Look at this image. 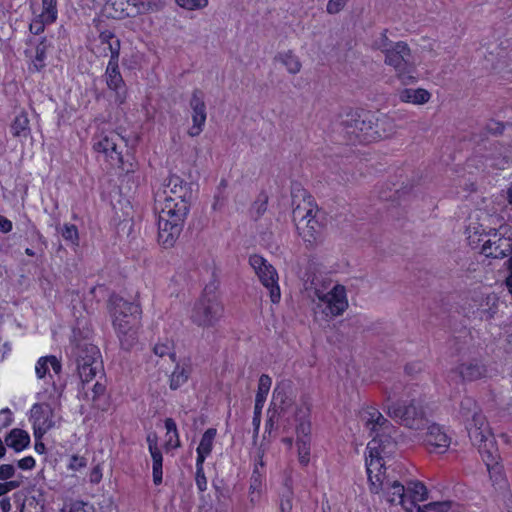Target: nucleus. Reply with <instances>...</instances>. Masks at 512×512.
Instances as JSON below:
<instances>
[{"label":"nucleus","mask_w":512,"mask_h":512,"mask_svg":"<svg viewBox=\"0 0 512 512\" xmlns=\"http://www.w3.org/2000/svg\"><path fill=\"white\" fill-rule=\"evenodd\" d=\"M98 40L100 44L103 46L102 52L104 56L110 53V60L119 59L120 55V40L115 36V34L109 30L103 31L99 34Z\"/></svg>","instance_id":"24"},{"label":"nucleus","mask_w":512,"mask_h":512,"mask_svg":"<svg viewBox=\"0 0 512 512\" xmlns=\"http://www.w3.org/2000/svg\"><path fill=\"white\" fill-rule=\"evenodd\" d=\"M275 60L282 63L291 74L299 73L302 67L299 58L291 51L277 54Z\"/></svg>","instance_id":"33"},{"label":"nucleus","mask_w":512,"mask_h":512,"mask_svg":"<svg viewBox=\"0 0 512 512\" xmlns=\"http://www.w3.org/2000/svg\"><path fill=\"white\" fill-rule=\"evenodd\" d=\"M268 198L266 195H260L251 207V214L255 219L261 217L267 209Z\"/></svg>","instance_id":"41"},{"label":"nucleus","mask_w":512,"mask_h":512,"mask_svg":"<svg viewBox=\"0 0 512 512\" xmlns=\"http://www.w3.org/2000/svg\"><path fill=\"white\" fill-rule=\"evenodd\" d=\"M69 512H95V508L88 502L76 500L71 503Z\"/></svg>","instance_id":"48"},{"label":"nucleus","mask_w":512,"mask_h":512,"mask_svg":"<svg viewBox=\"0 0 512 512\" xmlns=\"http://www.w3.org/2000/svg\"><path fill=\"white\" fill-rule=\"evenodd\" d=\"M308 297L314 304L315 314H322L325 318H334L342 315L348 308L346 289L342 285L330 288V283L314 277L306 286Z\"/></svg>","instance_id":"4"},{"label":"nucleus","mask_w":512,"mask_h":512,"mask_svg":"<svg viewBox=\"0 0 512 512\" xmlns=\"http://www.w3.org/2000/svg\"><path fill=\"white\" fill-rule=\"evenodd\" d=\"M57 0H42L41 17L48 23H53L57 19Z\"/></svg>","instance_id":"39"},{"label":"nucleus","mask_w":512,"mask_h":512,"mask_svg":"<svg viewBox=\"0 0 512 512\" xmlns=\"http://www.w3.org/2000/svg\"><path fill=\"white\" fill-rule=\"evenodd\" d=\"M481 453H482V458L486 464L488 472L490 471V467H491L490 464L501 465L499 462L500 456L496 450L494 452H492L490 450H482Z\"/></svg>","instance_id":"47"},{"label":"nucleus","mask_w":512,"mask_h":512,"mask_svg":"<svg viewBox=\"0 0 512 512\" xmlns=\"http://www.w3.org/2000/svg\"><path fill=\"white\" fill-rule=\"evenodd\" d=\"M15 474V468L11 464H2L0 466V480L7 481Z\"/></svg>","instance_id":"55"},{"label":"nucleus","mask_w":512,"mask_h":512,"mask_svg":"<svg viewBox=\"0 0 512 512\" xmlns=\"http://www.w3.org/2000/svg\"><path fill=\"white\" fill-rule=\"evenodd\" d=\"M265 473L259 470L258 465L256 464L253 468V472L250 478L249 485V497L250 502L255 505L261 496L262 488L264 485Z\"/></svg>","instance_id":"29"},{"label":"nucleus","mask_w":512,"mask_h":512,"mask_svg":"<svg viewBox=\"0 0 512 512\" xmlns=\"http://www.w3.org/2000/svg\"><path fill=\"white\" fill-rule=\"evenodd\" d=\"M110 312L121 349L125 351L132 349L137 339V328L141 313L139 306L115 296L110 299Z\"/></svg>","instance_id":"5"},{"label":"nucleus","mask_w":512,"mask_h":512,"mask_svg":"<svg viewBox=\"0 0 512 512\" xmlns=\"http://www.w3.org/2000/svg\"><path fill=\"white\" fill-rule=\"evenodd\" d=\"M78 373L82 381L89 382L102 369V361L95 354H83L77 359Z\"/></svg>","instance_id":"19"},{"label":"nucleus","mask_w":512,"mask_h":512,"mask_svg":"<svg viewBox=\"0 0 512 512\" xmlns=\"http://www.w3.org/2000/svg\"><path fill=\"white\" fill-rule=\"evenodd\" d=\"M417 435L421 436L422 443L432 453H445L451 444L450 436L436 423L429 422L425 430Z\"/></svg>","instance_id":"14"},{"label":"nucleus","mask_w":512,"mask_h":512,"mask_svg":"<svg viewBox=\"0 0 512 512\" xmlns=\"http://www.w3.org/2000/svg\"><path fill=\"white\" fill-rule=\"evenodd\" d=\"M13 422V413L9 408L0 410V430L7 428Z\"/></svg>","instance_id":"53"},{"label":"nucleus","mask_w":512,"mask_h":512,"mask_svg":"<svg viewBox=\"0 0 512 512\" xmlns=\"http://www.w3.org/2000/svg\"><path fill=\"white\" fill-rule=\"evenodd\" d=\"M19 487V482L17 481H6L4 483L0 482V496L7 494L8 492Z\"/></svg>","instance_id":"59"},{"label":"nucleus","mask_w":512,"mask_h":512,"mask_svg":"<svg viewBox=\"0 0 512 512\" xmlns=\"http://www.w3.org/2000/svg\"><path fill=\"white\" fill-rule=\"evenodd\" d=\"M5 443L15 452H21L30 445V435L23 429L14 428L6 436Z\"/></svg>","instance_id":"25"},{"label":"nucleus","mask_w":512,"mask_h":512,"mask_svg":"<svg viewBox=\"0 0 512 512\" xmlns=\"http://www.w3.org/2000/svg\"><path fill=\"white\" fill-rule=\"evenodd\" d=\"M11 132L14 137L27 138L30 134L29 119L26 114L21 113L15 117L12 125Z\"/></svg>","instance_id":"34"},{"label":"nucleus","mask_w":512,"mask_h":512,"mask_svg":"<svg viewBox=\"0 0 512 512\" xmlns=\"http://www.w3.org/2000/svg\"><path fill=\"white\" fill-rule=\"evenodd\" d=\"M476 309L473 310L474 318L481 321L496 319L499 313V298L495 293H481L473 298Z\"/></svg>","instance_id":"17"},{"label":"nucleus","mask_w":512,"mask_h":512,"mask_svg":"<svg viewBox=\"0 0 512 512\" xmlns=\"http://www.w3.org/2000/svg\"><path fill=\"white\" fill-rule=\"evenodd\" d=\"M431 93L423 88L410 89L406 88L400 91L399 99L404 103H411L414 105H423L429 102Z\"/></svg>","instance_id":"27"},{"label":"nucleus","mask_w":512,"mask_h":512,"mask_svg":"<svg viewBox=\"0 0 512 512\" xmlns=\"http://www.w3.org/2000/svg\"><path fill=\"white\" fill-rule=\"evenodd\" d=\"M125 139L115 131H101L93 138V149L104 156L110 165L124 168Z\"/></svg>","instance_id":"10"},{"label":"nucleus","mask_w":512,"mask_h":512,"mask_svg":"<svg viewBox=\"0 0 512 512\" xmlns=\"http://www.w3.org/2000/svg\"><path fill=\"white\" fill-rule=\"evenodd\" d=\"M431 512H449L452 509L453 502L449 500L434 501L429 503Z\"/></svg>","instance_id":"51"},{"label":"nucleus","mask_w":512,"mask_h":512,"mask_svg":"<svg viewBox=\"0 0 512 512\" xmlns=\"http://www.w3.org/2000/svg\"><path fill=\"white\" fill-rule=\"evenodd\" d=\"M11 508L12 505L9 498H2L0 500V509L2 512H10Z\"/></svg>","instance_id":"62"},{"label":"nucleus","mask_w":512,"mask_h":512,"mask_svg":"<svg viewBox=\"0 0 512 512\" xmlns=\"http://www.w3.org/2000/svg\"><path fill=\"white\" fill-rule=\"evenodd\" d=\"M468 432L470 438L476 443L486 442L490 436V429L485 416L479 410L469 419Z\"/></svg>","instance_id":"20"},{"label":"nucleus","mask_w":512,"mask_h":512,"mask_svg":"<svg viewBox=\"0 0 512 512\" xmlns=\"http://www.w3.org/2000/svg\"><path fill=\"white\" fill-rule=\"evenodd\" d=\"M204 463L196 462L195 482L198 490L204 492L207 490V479L204 473Z\"/></svg>","instance_id":"44"},{"label":"nucleus","mask_w":512,"mask_h":512,"mask_svg":"<svg viewBox=\"0 0 512 512\" xmlns=\"http://www.w3.org/2000/svg\"><path fill=\"white\" fill-rule=\"evenodd\" d=\"M12 222L7 218L0 216V231L3 233H8L12 230Z\"/></svg>","instance_id":"61"},{"label":"nucleus","mask_w":512,"mask_h":512,"mask_svg":"<svg viewBox=\"0 0 512 512\" xmlns=\"http://www.w3.org/2000/svg\"><path fill=\"white\" fill-rule=\"evenodd\" d=\"M204 92L200 89H194L189 102L192 114H207L206 105L204 101Z\"/></svg>","instance_id":"37"},{"label":"nucleus","mask_w":512,"mask_h":512,"mask_svg":"<svg viewBox=\"0 0 512 512\" xmlns=\"http://www.w3.org/2000/svg\"><path fill=\"white\" fill-rule=\"evenodd\" d=\"M147 444L148 450L150 452L152 458V470H153V482L155 485H160L162 483V463L163 457L162 453L158 447L157 437L154 434H150L147 436Z\"/></svg>","instance_id":"22"},{"label":"nucleus","mask_w":512,"mask_h":512,"mask_svg":"<svg viewBox=\"0 0 512 512\" xmlns=\"http://www.w3.org/2000/svg\"><path fill=\"white\" fill-rule=\"evenodd\" d=\"M191 372V366L187 362L177 363L174 371L170 377V388L176 390L181 387L186 381Z\"/></svg>","instance_id":"31"},{"label":"nucleus","mask_w":512,"mask_h":512,"mask_svg":"<svg viewBox=\"0 0 512 512\" xmlns=\"http://www.w3.org/2000/svg\"><path fill=\"white\" fill-rule=\"evenodd\" d=\"M87 464V461L84 457L74 455L71 457L68 468L73 471H79L84 468Z\"/></svg>","instance_id":"54"},{"label":"nucleus","mask_w":512,"mask_h":512,"mask_svg":"<svg viewBox=\"0 0 512 512\" xmlns=\"http://www.w3.org/2000/svg\"><path fill=\"white\" fill-rule=\"evenodd\" d=\"M192 200L190 184L177 175L167 177L155 193L158 212V241L172 247L183 229Z\"/></svg>","instance_id":"2"},{"label":"nucleus","mask_w":512,"mask_h":512,"mask_svg":"<svg viewBox=\"0 0 512 512\" xmlns=\"http://www.w3.org/2000/svg\"><path fill=\"white\" fill-rule=\"evenodd\" d=\"M281 421L288 424H295L296 445L298 460L301 465L306 466L310 461L311 425L308 419L309 409L305 405H290L288 408H281L279 414Z\"/></svg>","instance_id":"6"},{"label":"nucleus","mask_w":512,"mask_h":512,"mask_svg":"<svg viewBox=\"0 0 512 512\" xmlns=\"http://www.w3.org/2000/svg\"><path fill=\"white\" fill-rule=\"evenodd\" d=\"M207 114H192V126L190 127L188 134L192 137L198 136L205 125Z\"/></svg>","instance_id":"40"},{"label":"nucleus","mask_w":512,"mask_h":512,"mask_svg":"<svg viewBox=\"0 0 512 512\" xmlns=\"http://www.w3.org/2000/svg\"><path fill=\"white\" fill-rule=\"evenodd\" d=\"M374 141L387 138L396 133L397 126L395 118L386 114L372 113Z\"/></svg>","instance_id":"21"},{"label":"nucleus","mask_w":512,"mask_h":512,"mask_svg":"<svg viewBox=\"0 0 512 512\" xmlns=\"http://www.w3.org/2000/svg\"><path fill=\"white\" fill-rule=\"evenodd\" d=\"M49 24L48 22L44 21V18L40 15L37 16L35 19L32 20V22L29 25V30L34 35H39L42 33L45 29V25Z\"/></svg>","instance_id":"49"},{"label":"nucleus","mask_w":512,"mask_h":512,"mask_svg":"<svg viewBox=\"0 0 512 512\" xmlns=\"http://www.w3.org/2000/svg\"><path fill=\"white\" fill-rule=\"evenodd\" d=\"M342 125L346 134L360 143L374 142L372 112L350 110L345 113Z\"/></svg>","instance_id":"11"},{"label":"nucleus","mask_w":512,"mask_h":512,"mask_svg":"<svg viewBox=\"0 0 512 512\" xmlns=\"http://www.w3.org/2000/svg\"><path fill=\"white\" fill-rule=\"evenodd\" d=\"M58 405V398L49 396L45 401L32 405L29 411V421L32 424L33 434L36 440H40L49 430L55 427L58 417L55 408Z\"/></svg>","instance_id":"9"},{"label":"nucleus","mask_w":512,"mask_h":512,"mask_svg":"<svg viewBox=\"0 0 512 512\" xmlns=\"http://www.w3.org/2000/svg\"><path fill=\"white\" fill-rule=\"evenodd\" d=\"M395 42H391L385 33H381L379 39L374 41L373 47L385 55V50H389Z\"/></svg>","instance_id":"50"},{"label":"nucleus","mask_w":512,"mask_h":512,"mask_svg":"<svg viewBox=\"0 0 512 512\" xmlns=\"http://www.w3.org/2000/svg\"><path fill=\"white\" fill-rule=\"evenodd\" d=\"M272 385L271 378L263 374L259 378L258 389L255 397V410H262L266 401L267 395Z\"/></svg>","instance_id":"32"},{"label":"nucleus","mask_w":512,"mask_h":512,"mask_svg":"<svg viewBox=\"0 0 512 512\" xmlns=\"http://www.w3.org/2000/svg\"><path fill=\"white\" fill-rule=\"evenodd\" d=\"M249 264L257 275L259 281L269 291L271 301L273 303H278L281 299V292L276 269L265 258L258 254H254L249 257Z\"/></svg>","instance_id":"13"},{"label":"nucleus","mask_w":512,"mask_h":512,"mask_svg":"<svg viewBox=\"0 0 512 512\" xmlns=\"http://www.w3.org/2000/svg\"><path fill=\"white\" fill-rule=\"evenodd\" d=\"M177 5L186 10H199L208 5V0H175Z\"/></svg>","instance_id":"43"},{"label":"nucleus","mask_w":512,"mask_h":512,"mask_svg":"<svg viewBox=\"0 0 512 512\" xmlns=\"http://www.w3.org/2000/svg\"><path fill=\"white\" fill-rule=\"evenodd\" d=\"M490 466L488 473L497 494L498 501L501 502L504 507L510 509L512 507V493L505 477L503 466L495 464H490Z\"/></svg>","instance_id":"18"},{"label":"nucleus","mask_w":512,"mask_h":512,"mask_svg":"<svg viewBox=\"0 0 512 512\" xmlns=\"http://www.w3.org/2000/svg\"><path fill=\"white\" fill-rule=\"evenodd\" d=\"M384 393L383 405L390 418L417 434L425 430L429 423L426 408L412 386L396 384Z\"/></svg>","instance_id":"3"},{"label":"nucleus","mask_w":512,"mask_h":512,"mask_svg":"<svg viewBox=\"0 0 512 512\" xmlns=\"http://www.w3.org/2000/svg\"><path fill=\"white\" fill-rule=\"evenodd\" d=\"M48 46L49 45L47 44L46 39H42V41L37 45L35 55L36 64L39 63L40 66H43V63L46 59V51Z\"/></svg>","instance_id":"52"},{"label":"nucleus","mask_w":512,"mask_h":512,"mask_svg":"<svg viewBox=\"0 0 512 512\" xmlns=\"http://www.w3.org/2000/svg\"><path fill=\"white\" fill-rule=\"evenodd\" d=\"M384 62L394 69L402 84L410 85L417 81L416 64L407 43L398 41L389 50L386 49Z\"/></svg>","instance_id":"8"},{"label":"nucleus","mask_w":512,"mask_h":512,"mask_svg":"<svg viewBox=\"0 0 512 512\" xmlns=\"http://www.w3.org/2000/svg\"><path fill=\"white\" fill-rule=\"evenodd\" d=\"M459 375L467 381L482 378L486 374V368L477 359H469L462 362L457 368Z\"/></svg>","instance_id":"23"},{"label":"nucleus","mask_w":512,"mask_h":512,"mask_svg":"<svg viewBox=\"0 0 512 512\" xmlns=\"http://www.w3.org/2000/svg\"><path fill=\"white\" fill-rule=\"evenodd\" d=\"M256 464L258 465L259 470H260V471H262L263 473H265V471H264V466H265V464H264V461H263V453H259V454L257 455V457L255 458V460H254V466H255Z\"/></svg>","instance_id":"64"},{"label":"nucleus","mask_w":512,"mask_h":512,"mask_svg":"<svg viewBox=\"0 0 512 512\" xmlns=\"http://www.w3.org/2000/svg\"><path fill=\"white\" fill-rule=\"evenodd\" d=\"M293 490L292 489V478H291V474L290 473H287L285 475V478H284V481H283V489L282 491H287V490Z\"/></svg>","instance_id":"63"},{"label":"nucleus","mask_w":512,"mask_h":512,"mask_svg":"<svg viewBox=\"0 0 512 512\" xmlns=\"http://www.w3.org/2000/svg\"><path fill=\"white\" fill-rule=\"evenodd\" d=\"M360 421L373 439L367 445L365 456L369 488L372 493L382 494L390 504H399L406 511H412L405 486L387 474L385 458L393 452L395 443L390 433L391 423L375 407H365L360 411Z\"/></svg>","instance_id":"1"},{"label":"nucleus","mask_w":512,"mask_h":512,"mask_svg":"<svg viewBox=\"0 0 512 512\" xmlns=\"http://www.w3.org/2000/svg\"><path fill=\"white\" fill-rule=\"evenodd\" d=\"M405 488L408 499L412 502V510L416 507L417 502H423L428 499V490L420 481L411 480Z\"/></svg>","instance_id":"28"},{"label":"nucleus","mask_w":512,"mask_h":512,"mask_svg":"<svg viewBox=\"0 0 512 512\" xmlns=\"http://www.w3.org/2000/svg\"><path fill=\"white\" fill-rule=\"evenodd\" d=\"M35 466V459L32 456H27L18 461V467L23 470H30Z\"/></svg>","instance_id":"60"},{"label":"nucleus","mask_w":512,"mask_h":512,"mask_svg":"<svg viewBox=\"0 0 512 512\" xmlns=\"http://www.w3.org/2000/svg\"><path fill=\"white\" fill-rule=\"evenodd\" d=\"M479 410L480 409L477 405V402L472 397L465 396L462 398L460 402L459 414L463 419L469 420L470 417L476 414Z\"/></svg>","instance_id":"36"},{"label":"nucleus","mask_w":512,"mask_h":512,"mask_svg":"<svg viewBox=\"0 0 512 512\" xmlns=\"http://www.w3.org/2000/svg\"><path fill=\"white\" fill-rule=\"evenodd\" d=\"M119 59L109 60L103 75L109 90L114 92V102L122 105L127 99V87L119 70Z\"/></svg>","instance_id":"16"},{"label":"nucleus","mask_w":512,"mask_h":512,"mask_svg":"<svg viewBox=\"0 0 512 512\" xmlns=\"http://www.w3.org/2000/svg\"><path fill=\"white\" fill-rule=\"evenodd\" d=\"M293 490L282 491L280 494V512H291L293 508Z\"/></svg>","instance_id":"42"},{"label":"nucleus","mask_w":512,"mask_h":512,"mask_svg":"<svg viewBox=\"0 0 512 512\" xmlns=\"http://www.w3.org/2000/svg\"><path fill=\"white\" fill-rule=\"evenodd\" d=\"M173 349H175V344H174L173 340H171L169 338H165V339L161 340L160 343L155 346L154 352H166L168 350H173Z\"/></svg>","instance_id":"57"},{"label":"nucleus","mask_w":512,"mask_h":512,"mask_svg":"<svg viewBox=\"0 0 512 512\" xmlns=\"http://www.w3.org/2000/svg\"><path fill=\"white\" fill-rule=\"evenodd\" d=\"M102 467L97 464L90 472L89 480L92 484H98L102 480Z\"/></svg>","instance_id":"58"},{"label":"nucleus","mask_w":512,"mask_h":512,"mask_svg":"<svg viewBox=\"0 0 512 512\" xmlns=\"http://www.w3.org/2000/svg\"><path fill=\"white\" fill-rule=\"evenodd\" d=\"M165 428L167 430V434H173V436L176 438L175 446H179V436L177 431V426L175 421L172 418H167L165 420Z\"/></svg>","instance_id":"56"},{"label":"nucleus","mask_w":512,"mask_h":512,"mask_svg":"<svg viewBox=\"0 0 512 512\" xmlns=\"http://www.w3.org/2000/svg\"><path fill=\"white\" fill-rule=\"evenodd\" d=\"M49 367L58 374L61 371V362L53 354L41 357L35 367L36 374L39 378H43L49 370Z\"/></svg>","instance_id":"30"},{"label":"nucleus","mask_w":512,"mask_h":512,"mask_svg":"<svg viewBox=\"0 0 512 512\" xmlns=\"http://www.w3.org/2000/svg\"><path fill=\"white\" fill-rule=\"evenodd\" d=\"M349 0H328L326 4V12L330 15H335L341 12Z\"/></svg>","instance_id":"46"},{"label":"nucleus","mask_w":512,"mask_h":512,"mask_svg":"<svg viewBox=\"0 0 512 512\" xmlns=\"http://www.w3.org/2000/svg\"><path fill=\"white\" fill-rule=\"evenodd\" d=\"M44 500L41 495H29L25 497L21 512H43Z\"/></svg>","instance_id":"38"},{"label":"nucleus","mask_w":512,"mask_h":512,"mask_svg":"<svg viewBox=\"0 0 512 512\" xmlns=\"http://www.w3.org/2000/svg\"><path fill=\"white\" fill-rule=\"evenodd\" d=\"M317 212L318 210L313 204L311 196L304 198L303 203H299L293 209V219L296 222L297 230L307 242L316 240L320 234L321 225L316 219Z\"/></svg>","instance_id":"12"},{"label":"nucleus","mask_w":512,"mask_h":512,"mask_svg":"<svg viewBox=\"0 0 512 512\" xmlns=\"http://www.w3.org/2000/svg\"><path fill=\"white\" fill-rule=\"evenodd\" d=\"M481 253L486 257L503 259L512 253V237L501 231H494L483 242Z\"/></svg>","instance_id":"15"},{"label":"nucleus","mask_w":512,"mask_h":512,"mask_svg":"<svg viewBox=\"0 0 512 512\" xmlns=\"http://www.w3.org/2000/svg\"><path fill=\"white\" fill-rule=\"evenodd\" d=\"M224 305L214 285H207L194 303L191 320L201 327H214L224 316Z\"/></svg>","instance_id":"7"},{"label":"nucleus","mask_w":512,"mask_h":512,"mask_svg":"<svg viewBox=\"0 0 512 512\" xmlns=\"http://www.w3.org/2000/svg\"><path fill=\"white\" fill-rule=\"evenodd\" d=\"M216 435L217 430L215 428H209L203 433L196 449V462L204 463L205 459L211 454Z\"/></svg>","instance_id":"26"},{"label":"nucleus","mask_w":512,"mask_h":512,"mask_svg":"<svg viewBox=\"0 0 512 512\" xmlns=\"http://www.w3.org/2000/svg\"><path fill=\"white\" fill-rule=\"evenodd\" d=\"M62 237L73 244L78 243V229L74 224H65L62 229Z\"/></svg>","instance_id":"45"},{"label":"nucleus","mask_w":512,"mask_h":512,"mask_svg":"<svg viewBox=\"0 0 512 512\" xmlns=\"http://www.w3.org/2000/svg\"><path fill=\"white\" fill-rule=\"evenodd\" d=\"M137 8L138 12H156L164 7V0H126Z\"/></svg>","instance_id":"35"}]
</instances>
